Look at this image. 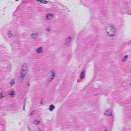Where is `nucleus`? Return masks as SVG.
Listing matches in <instances>:
<instances>
[{
    "label": "nucleus",
    "instance_id": "obj_13",
    "mask_svg": "<svg viewBox=\"0 0 131 131\" xmlns=\"http://www.w3.org/2000/svg\"><path fill=\"white\" fill-rule=\"evenodd\" d=\"M38 2H40L41 3H43L45 4H47L48 3V1H46L45 0H36Z\"/></svg>",
    "mask_w": 131,
    "mask_h": 131
},
{
    "label": "nucleus",
    "instance_id": "obj_19",
    "mask_svg": "<svg viewBox=\"0 0 131 131\" xmlns=\"http://www.w3.org/2000/svg\"><path fill=\"white\" fill-rule=\"evenodd\" d=\"M46 30L47 32H49L51 31V29L50 27H48L46 29Z\"/></svg>",
    "mask_w": 131,
    "mask_h": 131
},
{
    "label": "nucleus",
    "instance_id": "obj_4",
    "mask_svg": "<svg viewBox=\"0 0 131 131\" xmlns=\"http://www.w3.org/2000/svg\"><path fill=\"white\" fill-rule=\"evenodd\" d=\"M28 68L27 64L26 63H24L22 66L21 71L27 73Z\"/></svg>",
    "mask_w": 131,
    "mask_h": 131
},
{
    "label": "nucleus",
    "instance_id": "obj_24",
    "mask_svg": "<svg viewBox=\"0 0 131 131\" xmlns=\"http://www.w3.org/2000/svg\"><path fill=\"white\" fill-rule=\"evenodd\" d=\"M81 80L80 79H78L77 80V82H81Z\"/></svg>",
    "mask_w": 131,
    "mask_h": 131
},
{
    "label": "nucleus",
    "instance_id": "obj_21",
    "mask_svg": "<svg viewBox=\"0 0 131 131\" xmlns=\"http://www.w3.org/2000/svg\"><path fill=\"white\" fill-rule=\"evenodd\" d=\"M8 35L9 37H11L12 36V34L10 32H9L8 34Z\"/></svg>",
    "mask_w": 131,
    "mask_h": 131
},
{
    "label": "nucleus",
    "instance_id": "obj_7",
    "mask_svg": "<svg viewBox=\"0 0 131 131\" xmlns=\"http://www.w3.org/2000/svg\"><path fill=\"white\" fill-rule=\"evenodd\" d=\"M72 38L69 37L66 38L65 40L64 44L66 46H68L72 40Z\"/></svg>",
    "mask_w": 131,
    "mask_h": 131
},
{
    "label": "nucleus",
    "instance_id": "obj_30",
    "mask_svg": "<svg viewBox=\"0 0 131 131\" xmlns=\"http://www.w3.org/2000/svg\"><path fill=\"white\" fill-rule=\"evenodd\" d=\"M130 84L131 85V82L130 83Z\"/></svg>",
    "mask_w": 131,
    "mask_h": 131
},
{
    "label": "nucleus",
    "instance_id": "obj_15",
    "mask_svg": "<svg viewBox=\"0 0 131 131\" xmlns=\"http://www.w3.org/2000/svg\"><path fill=\"white\" fill-rule=\"evenodd\" d=\"M5 95L4 92L2 91L0 92V98L3 97Z\"/></svg>",
    "mask_w": 131,
    "mask_h": 131
},
{
    "label": "nucleus",
    "instance_id": "obj_20",
    "mask_svg": "<svg viewBox=\"0 0 131 131\" xmlns=\"http://www.w3.org/2000/svg\"><path fill=\"white\" fill-rule=\"evenodd\" d=\"M26 104V102L25 101L23 103V109L24 111H25V106Z\"/></svg>",
    "mask_w": 131,
    "mask_h": 131
},
{
    "label": "nucleus",
    "instance_id": "obj_23",
    "mask_svg": "<svg viewBox=\"0 0 131 131\" xmlns=\"http://www.w3.org/2000/svg\"><path fill=\"white\" fill-rule=\"evenodd\" d=\"M34 111H32L31 113L30 114V115H32L34 113Z\"/></svg>",
    "mask_w": 131,
    "mask_h": 131
},
{
    "label": "nucleus",
    "instance_id": "obj_11",
    "mask_svg": "<svg viewBox=\"0 0 131 131\" xmlns=\"http://www.w3.org/2000/svg\"><path fill=\"white\" fill-rule=\"evenodd\" d=\"M85 71H82L80 74V78L81 79H84L85 77Z\"/></svg>",
    "mask_w": 131,
    "mask_h": 131
},
{
    "label": "nucleus",
    "instance_id": "obj_9",
    "mask_svg": "<svg viewBox=\"0 0 131 131\" xmlns=\"http://www.w3.org/2000/svg\"><path fill=\"white\" fill-rule=\"evenodd\" d=\"M104 115L109 116H111L112 115V113L111 111L110 110H106L104 113Z\"/></svg>",
    "mask_w": 131,
    "mask_h": 131
},
{
    "label": "nucleus",
    "instance_id": "obj_10",
    "mask_svg": "<svg viewBox=\"0 0 131 131\" xmlns=\"http://www.w3.org/2000/svg\"><path fill=\"white\" fill-rule=\"evenodd\" d=\"M8 94L11 96L14 97L15 95V91L12 90H10L8 92Z\"/></svg>",
    "mask_w": 131,
    "mask_h": 131
},
{
    "label": "nucleus",
    "instance_id": "obj_2",
    "mask_svg": "<svg viewBox=\"0 0 131 131\" xmlns=\"http://www.w3.org/2000/svg\"><path fill=\"white\" fill-rule=\"evenodd\" d=\"M46 18L47 20H51L54 17V15L53 14H47L46 15Z\"/></svg>",
    "mask_w": 131,
    "mask_h": 131
},
{
    "label": "nucleus",
    "instance_id": "obj_14",
    "mask_svg": "<svg viewBox=\"0 0 131 131\" xmlns=\"http://www.w3.org/2000/svg\"><path fill=\"white\" fill-rule=\"evenodd\" d=\"M54 78L51 77H49L48 78L47 81L48 83H50L53 79Z\"/></svg>",
    "mask_w": 131,
    "mask_h": 131
},
{
    "label": "nucleus",
    "instance_id": "obj_29",
    "mask_svg": "<svg viewBox=\"0 0 131 131\" xmlns=\"http://www.w3.org/2000/svg\"><path fill=\"white\" fill-rule=\"evenodd\" d=\"M30 85L29 84H28V86H29Z\"/></svg>",
    "mask_w": 131,
    "mask_h": 131
},
{
    "label": "nucleus",
    "instance_id": "obj_22",
    "mask_svg": "<svg viewBox=\"0 0 131 131\" xmlns=\"http://www.w3.org/2000/svg\"><path fill=\"white\" fill-rule=\"evenodd\" d=\"M42 130L40 128H39L38 129V131H42Z\"/></svg>",
    "mask_w": 131,
    "mask_h": 131
},
{
    "label": "nucleus",
    "instance_id": "obj_5",
    "mask_svg": "<svg viewBox=\"0 0 131 131\" xmlns=\"http://www.w3.org/2000/svg\"><path fill=\"white\" fill-rule=\"evenodd\" d=\"M39 34L37 32H34L31 34V36L32 38L33 39H36L38 37Z\"/></svg>",
    "mask_w": 131,
    "mask_h": 131
},
{
    "label": "nucleus",
    "instance_id": "obj_8",
    "mask_svg": "<svg viewBox=\"0 0 131 131\" xmlns=\"http://www.w3.org/2000/svg\"><path fill=\"white\" fill-rule=\"evenodd\" d=\"M37 52L39 53H41L43 51V47H42L37 48L35 50Z\"/></svg>",
    "mask_w": 131,
    "mask_h": 131
},
{
    "label": "nucleus",
    "instance_id": "obj_17",
    "mask_svg": "<svg viewBox=\"0 0 131 131\" xmlns=\"http://www.w3.org/2000/svg\"><path fill=\"white\" fill-rule=\"evenodd\" d=\"M15 83V80L14 79H12L10 82V83L11 85V86H12Z\"/></svg>",
    "mask_w": 131,
    "mask_h": 131
},
{
    "label": "nucleus",
    "instance_id": "obj_18",
    "mask_svg": "<svg viewBox=\"0 0 131 131\" xmlns=\"http://www.w3.org/2000/svg\"><path fill=\"white\" fill-rule=\"evenodd\" d=\"M40 122L38 120H35L34 122L33 123L35 125H37Z\"/></svg>",
    "mask_w": 131,
    "mask_h": 131
},
{
    "label": "nucleus",
    "instance_id": "obj_6",
    "mask_svg": "<svg viewBox=\"0 0 131 131\" xmlns=\"http://www.w3.org/2000/svg\"><path fill=\"white\" fill-rule=\"evenodd\" d=\"M56 71L54 70H52L50 71L49 74V77H51L54 78L56 75Z\"/></svg>",
    "mask_w": 131,
    "mask_h": 131
},
{
    "label": "nucleus",
    "instance_id": "obj_3",
    "mask_svg": "<svg viewBox=\"0 0 131 131\" xmlns=\"http://www.w3.org/2000/svg\"><path fill=\"white\" fill-rule=\"evenodd\" d=\"M27 73L21 71L20 73V77H19V79L20 81L22 82L24 79V77L26 75Z\"/></svg>",
    "mask_w": 131,
    "mask_h": 131
},
{
    "label": "nucleus",
    "instance_id": "obj_16",
    "mask_svg": "<svg viewBox=\"0 0 131 131\" xmlns=\"http://www.w3.org/2000/svg\"><path fill=\"white\" fill-rule=\"evenodd\" d=\"M128 57V55H126L122 59V61L123 62L127 60Z\"/></svg>",
    "mask_w": 131,
    "mask_h": 131
},
{
    "label": "nucleus",
    "instance_id": "obj_27",
    "mask_svg": "<svg viewBox=\"0 0 131 131\" xmlns=\"http://www.w3.org/2000/svg\"><path fill=\"white\" fill-rule=\"evenodd\" d=\"M98 94H95V95H98Z\"/></svg>",
    "mask_w": 131,
    "mask_h": 131
},
{
    "label": "nucleus",
    "instance_id": "obj_28",
    "mask_svg": "<svg viewBox=\"0 0 131 131\" xmlns=\"http://www.w3.org/2000/svg\"><path fill=\"white\" fill-rule=\"evenodd\" d=\"M19 0H16V1H18Z\"/></svg>",
    "mask_w": 131,
    "mask_h": 131
},
{
    "label": "nucleus",
    "instance_id": "obj_1",
    "mask_svg": "<svg viewBox=\"0 0 131 131\" xmlns=\"http://www.w3.org/2000/svg\"><path fill=\"white\" fill-rule=\"evenodd\" d=\"M106 30L110 36L113 37L115 35L116 30L114 25L113 24H108L106 27Z\"/></svg>",
    "mask_w": 131,
    "mask_h": 131
},
{
    "label": "nucleus",
    "instance_id": "obj_12",
    "mask_svg": "<svg viewBox=\"0 0 131 131\" xmlns=\"http://www.w3.org/2000/svg\"><path fill=\"white\" fill-rule=\"evenodd\" d=\"M55 108V106L53 104L50 105L49 106V110L50 111H52Z\"/></svg>",
    "mask_w": 131,
    "mask_h": 131
},
{
    "label": "nucleus",
    "instance_id": "obj_26",
    "mask_svg": "<svg viewBox=\"0 0 131 131\" xmlns=\"http://www.w3.org/2000/svg\"><path fill=\"white\" fill-rule=\"evenodd\" d=\"M104 131H107V129H105Z\"/></svg>",
    "mask_w": 131,
    "mask_h": 131
},
{
    "label": "nucleus",
    "instance_id": "obj_25",
    "mask_svg": "<svg viewBox=\"0 0 131 131\" xmlns=\"http://www.w3.org/2000/svg\"><path fill=\"white\" fill-rule=\"evenodd\" d=\"M129 14H130V15H131V10L130 12H129Z\"/></svg>",
    "mask_w": 131,
    "mask_h": 131
}]
</instances>
